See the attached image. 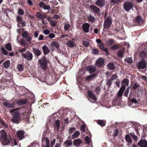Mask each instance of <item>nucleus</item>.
<instances>
[{"label":"nucleus","mask_w":147,"mask_h":147,"mask_svg":"<svg viewBox=\"0 0 147 147\" xmlns=\"http://www.w3.org/2000/svg\"><path fill=\"white\" fill-rule=\"evenodd\" d=\"M1 139L2 143L4 145H8L10 142V140L8 139L7 138V135L4 130H1Z\"/></svg>","instance_id":"f257e3e1"},{"label":"nucleus","mask_w":147,"mask_h":147,"mask_svg":"<svg viewBox=\"0 0 147 147\" xmlns=\"http://www.w3.org/2000/svg\"><path fill=\"white\" fill-rule=\"evenodd\" d=\"M20 119V113L16 111L13 113L12 118V122L14 123L18 124Z\"/></svg>","instance_id":"f03ea898"},{"label":"nucleus","mask_w":147,"mask_h":147,"mask_svg":"<svg viewBox=\"0 0 147 147\" xmlns=\"http://www.w3.org/2000/svg\"><path fill=\"white\" fill-rule=\"evenodd\" d=\"M38 62L42 69L45 70L46 69L47 67V63L48 61L45 57H42L40 59L38 60Z\"/></svg>","instance_id":"7ed1b4c3"},{"label":"nucleus","mask_w":147,"mask_h":147,"mask_svg":"<svg viewBox=\"0 0 147 147\" xmlns=\"http://www.w3.org/2000/svg\"><path fill=\"white\" fill-rule=\"evenodd\" d=\"M132 3L129 1H126L123 4V8L126 11H130L132 8Z\"/></svg>","instance_id":"20e7f679"},{"label":"nucleus","mask_w":147,"mask_h":147,"mask_svg":"<svg viewBox=\"0 0 147 147\" xmlns=\"http://www.w3.org/2000/svg\"><path fill=\"white\" fill-rule=\"evenodd\" d=\"M22 57L26 59L28 61H30L32 59L33 57L32 53L29 51L26 52L25 53H22Z\"/></svg>","instance_id":"39448f33"},{"label":"nucleus","mask_w":147,"mask_h":147,"mask_svg":"<svg viewBox=\"0 0 147 147\" xmlns=\"http://www.w3.org/2000/svg\"><path fill=\"white\" fill-rule=\"evenodd\" d=\"M112 23V21L111 18L109 17H107L104 21L103 24L104 28H109Z\"/></svg>","instance_id":"423d86ee"},{"label":"nucleus","mask_w":147,"mask_h":147,"mask_svg":"<svg viewBox=\"0 0 147 147\" xmlns=\"http://www.w3.org/2000/svg\"><path fill=\"white\" fill-rule=\"evenodd\" d=\"M146 66V63L145 60L144 59H142L140 62L137 64V68L140 69H144L145 68Z\"/></svg>","instance_id":"0eeeda50"},{"label":"nucleus","mask_w":147,"mask_h":147,"mask_svg":"<svg viewBox=\"0 0 147 147\" xmlns=\"http://www.w3.org/2000/svg\"><path fill=\"white\" fill-rule=\"evenodd\" d=\"M4 107L10 108H13L15 107L16 104L15 102L10 103V101L8 100L7 102H5L3 103Z\"/></svg>","instance_id":"6e6552de"},{"label":"nucleus","mask_w":147,"mask_h":147,"mask_svg":"<svg viewBox=\"0 0 147 147\" xmlns=\"http://www.w3.org/2000/svg\"><path fill=\"white\" fill-rule=\"evenodd\" d=\"M86 69L91 74L95 72L96 70V68L94 65H89L87 67Z\"/></svg>","instance_id":"1a4fd4ad"},{"label":"nucleus","mask_w":147,"mask_h":147,"mask_svg":"<svg viewBox=\"0 0 147 147\" xmlns=\"http://www.w3.org/2000/svg\"><path fill=\"white\" fill-rule=\"evenodd\" d=\"M138 146L140 147H147V141L146 140H142L138 143Z\"/></svg>","instance_id":"9d476101"},{"label":"nucleus","mask_w":147,"mask_h":147,"mask_svg":"<svg viewBox=\"0 0 147 147\" xmlns=\"http://www.w3.org/2000/svg\"><path fill=\"white\" fill-rule=\"evenodd\" d=\"M104 64V60L102 58H100L96 61L95 65L98 67L102 66Z\"/></svg>","instance_id":"9b49d317"},{"label":"nucleus","mask_w":147,"mask_h":147,"mask_svg":"<svg viewBox=\"0 0 147 147\" xmlns=\"http://www.w3.org/2000/svg\"><path fill=\"white\" fill-rule=\"evenodd\" d=\"M24 132L23 131L20 130L17 131V135L19 140H21L24 138Z\"/></svg>","instance_id":"f8f14e48"},{"label":"nucleus","mask_w":147,"mask_h":147,"mask_svg":"<svg viewBox=\"0 0 147 147\" xmlns=\"http://www.w3.org/2000/svg\"><path fill=\"white\" fill-rule=\"evenodd\" d=\"M90 25L89 24L85 23L82 25V29L84 32L87 33L89 31Z\"/></svg>","instance_id":"ddd939ff"},{"label":"nucleus","mask_w":147,"mask_h":147,"mask_svg":"<svg viewBox=\"0 0 147 147\" xmlns=\"http://www.w3.org/2000/svg\"><path fill=\"white\" fill-rule=\"evenodd\" d=\"M90 7L95 13L98 14H99L100 10L98 7L94 5H91Z\"/></svg>","instance_id":"4468645a"},{"label":"nucleus","mask_w":147,"mask_h":147,"mask_svg":"<svg viewBox=\"0 0 147 147\" xmlns=\"http://www.w3.org/2000/svg\"><path fill=\"white\" fill-rule=\"evenodd\" d=\"M39 5L40 7H42L45 10H49L50 8L49 5H46L43 2L40 3Z\"/></svg>","instance_id":"2eb2a0df"},{"label":"nucleus","mask_w":147,"mask_h":147,"mask_svg":"<svg viewBox=\"0 0 147 147\" xmlns=\"http://www.w3.org/2000/svg\"><path fill=\"white\" fill-rule=\"evenodd\" d=\"M74 38H73L72 40H68L66 42V44L67 46L70 47H74L75 45V43L73 40H75Z\"/></svg>","instance_id":"dca6fc26"},{"label":"nucleus","mask_w":147,"mask_h":147,"mask_svg":"<svg viewBox=\"0 0 147 147\" xmlns=\"http://www.w3.org/2000/svg\"><path fill=\"white\" fill-rule=\"evenodd\" d=\"M82 143V141L79 138L74 140L73 142L74 145L76 147L79 146Z\"/></svg>","instance_id":"f3484780"},{"label":"nucleus","mask_w":147,"mask_h":147,"mask_svg":"<svg viewBox=\"0 0 147 147\" xmlns=\"http://www.w3.org/2000/svg\"><path fill=\"white\" fill-rule=\"evenodd\" d=\"M105 1L104 0H97L95 2V4L100 7H103L105 5Z\"/></svg>","instance_id":"a211bd4d"},{"label":"nucleus","mask_w":147,"mask_h":147,"mask_svg":"<svg viewBox=\"0 0 147 147\" xmlns=\"http://www.w3.org/2000/svg\"><path fill=\"white\" fill-rule=\"evenodd\" d=\"M88 96L92 100L96 101V98L94 93L90 90H88L87 92Z\"/></svg>","instance_id":"6ab92c4d"},{"label":"nucleus","mask_w":147,"mask_h":147,"mask_svg":"<svg viewBox=\"0 0 147 147\" xmlns=\"http://www.w3.org/2000/svg\"><path fill=\"white\" fill-rule=\"evenodd\" d=\"M72 144V141L70 140H67L65 141L63 145L65 146V147H71Z\"/></svg>","instance_id":"aec40b11"},{"label":"nucleus","mask_w":147,"mask_h":147,"mask_svg":"<svg viewBox=\"0 0 147 147\" xmlns=\"http://www.w3.org/2000/svg\"><path fill=\"white\" fill-rule=\"evenodd\" d=\"M32 49L34 53L37 56H39L41 53V51L37 48H33Z\"/></svg>","instance_id":"412c9836"},{"label":"nucleus","mask_w":147,"mask_h":147,"mask_svg":"<svg viewBox=\"0 0 147 147\" xmlns=\"http://www.w3.org/2000/svg\"><path fill=\"white\" fill-rule=\"evenodd\" d=\"M42 49L45 55L48 54L50 51V50L46 45L42 47Z\"/></svg>","instance_id":"4be33fe9"},{"label":"nucleus","mask_w":147,"mask_h":147,"mask_svg":"<svg viewBox=\"0 0 147 147\" xmlns=\"http://www.w3.org/2000/svg\"><path fill=\"white\" fill-rule=\"evenodd\" d=\"M26 100L23 99L19 100L17 102V104L19 106L25 104L26 102Z\"/></svg>","instance_id":"5701e85b"},{"label":"nucleus","mask_w":147,"mask_h":147,"mask_svg":"<svg viewBox=\"0 0 147 147\" xmlns=\"http://www.w3.org/2000/svg\"><path fill=\"white\" fill-rule=\"evenodd\" d=\"M37 17L41 20H43L46 17V16L44 15H42L40 12L37 13L36 14Z\"/></svg>","instance_id":"b1692460"},{"label":"nucleus","mask_w":147,"mask_h":147,"mask_svg":"<svg viewBox=\"0 0 147 147\" xmlns=\"http://www.w3.org/2000/svg\"><path fill=\"white\" fill-rule=\"evenodd\" d=\"M10 61L9 60L6 61L3 63V66L5 68H7L10 65Z\"/></svg>","instance_id":"393cba45"},{"label":"nucleus","mask_w":147,"mask_h":147,"mask_svg":"<svg viewBox=\"0 0 147 147\" xmlns=\"http://www.w3.org/2000/svg\"><path fill=\"white\" fill-rule=\"evenodd\" d=\"M96 74H93L87 77L86 79L88 81H90L91 80L95 78L96 77Z\"/></svg>","instance_id":"a878e982"},{"label":"nucleus","mask_w":147,"mask_h":147,"mask_svg":"<svg viewBox=\"0 0 147 147\" xmlns=\"http://www.w3.org/2000/svg\"><path fill=\"white\" fill-rule=\"evenodd\" d=\"M5 49L9 51H12V46L11 44L10 43H7L5 46Z\"/></svg>","instance_id":"bb28decb"},{"label":"nucleus","mask_w":147,"mask_h":147,"mask_svg":"<svg viewBox=\"0 0 147 147\" xmlns=\"http://www.w3.org/2000/svg\"><path fill=\"white\" fill-rule=\"evenodd\" d=\"M135 22L139 24H140L142 22V20L140 16H138L136 17L135 20Z\"/></svg>","instance_id":"cd10ccee"},{"label":"nucleus","mask_w":147,"mask_h":147,"mask_svg":"<svg viewBox=\"0 0 147 147\" xmlns=\"http://www.w3.org/2000/svg\"><path fill=\"white\" fill-rule=\"evenodd\" d=\"M129 83V80L127 79H125L122 81V85L126 87L128 85Z\"/></svg>","instance_id":"c85d7f7f"},{"label":"nucleus","mask_w":147,"mask_h":147,"mask_svg":"<svg viewBox=\"0 0 147 147\" xmlns=\"http://www.w3.org/2000/svg\"><path fill=\"white\" fill-rule=\"evenodd\" d=\"M80 134L79 131H76L72 135V139L77 138L78 137Z\"/></svg>","instance_id":"c756f323"},{"label":"nucleus","mask_w":147,"mask_h":147,"mask_svg":"<svg viewBox=\"0 0 147 147\" xmlns=\"http://www.w3.org/2000/svg\"><path fill=\"white\" fill-rule=\"evenodd\" d=\"M125 139L127 142L128 143L131 144L132 143V140L131 138L128 135H126L125 136Z\"/></svg>","instance_id":"7c9ffc66"},{"label":"nucleus","mask_w":147,"mask_h":147,"mask_svg":"<svg viewBox=\"0 0 147 147\" xmlns=\"http://www.w3.org/2000/svg\"><path fill=\"white\" fill-rule=\"evenodd\" d=\"M98 124L101 126H104L105 125V122L103 120H99L97 121Z\"/></svg>","instance_id":"2f4dec72"},{"label":"nucleus","mask_w":147,"mask_h":147,"mask_svg":"<svg viewBox=\"0 0 147 147\" xmlns=\"http://www.w3.org/2000/svg\"><path fill=\"white\" fill-rule=\"evenodd\" d=\"M43 140H44L45 141L46 143V146L44 147H50L49 146V138H44L42 139Z\"/></svg>","instance_id":"473e14b6"},{"label":"nucleus","mask_w":147,"mask_h":147,"mask_svg":"<svg viewBox=\"0 0 147 147\" xmlns=\"http://www.w3.org/2000/svg\"><path fill=\"white\" fill-rule=\"evenodd\" d=\"M109 69L110 70H112L115 68V67L113 63H110L107 65Z\"/></svg>","instance_id":"72a5a7b5"},{"label":"nucleus","mask_w":147,"mask_h":147,"mask_svg":"<svg viewBox=\"0 0 147 147\" xmlns=\"http://www.w3.org/2000/svg\"><path fill=\"white\" fill-rule=\"evenodd\" d=\"M85 140L86 144H90V142H91V140L90 138H89L88 136H86L85 137Z\"/></svg>","instance_id":"f704fd0d"},{"label":"nucleus","mask_w":147,"mask_h":147,"mask_svg":"<svg viewBox=\"0 0 147 147\" xmlns=\"http://www.w3.org/2000/svg\"><path fill=\"white\" fill-rule=\"evenodd\" d=\"M140 55L142 58L144 59L146 57L147 55L144 52L142 51L140 53Z\"/></svg>","instance_id":"c9c22d12"},{"label":"nucleus","mask_w":147,"mask_h":147,"mask_svg":"<svg viewBox=\"0 0 147 147\" xmlns=\"http://www.w3.org/2000/svg\"><path fill=\"white\" fill-rule=\"evenodd\" d=\"M51 45L53 47H55L57 49L58 48L59 46V44L58 42H53Z\"/></svg>","instance_id":"e433bc0d"},{"label":"nucleus","mask_w":147,"mask_h":147,"mask_svg":"<svg viewBox=\"0 0 147 147\" xmlns=\"http://www.w3.org/2000/svg\"><path fill=\"white\" fill-rule=\"evenodd\" d=\"M88 19L89 21L92 22H94L95 20V19L94 17L90 15L89 16L88 18Z\"/></svg>","instance_id":"4c0bfd02"},{"label":"nucleus","mask_w":147,"mask_h":147,"mask_svg":"<svg viewBox=\"0 0 147 147\" xmlns=\"http://www.w3.org/2000/svg\"><path fill=\"white\" fill-rule=\"evenodd\" d=\"M20 45L22 46H25L28 45V44L25 40L23 39L20 40Z\"/></svg>","instance_id":"58836bf2"},{"label":"nucleus","mask_w":147,"mask_h":147,"mask_svg":"<svg viewBox=\"0 0 147 147\" xmlns=\"http://www.w3.org/2000/svg\"><path fill=\"white\" fill-rule=\"evenodd\" d=\"M22 37L25 38L29 36L28 32L26 31H24L22 34Z\"/></svg>","instance_id":"ea45409f"},{"label":"nucleus","mask_w":147,"mask_h":147,"mask_svg":"<svg viewBox=\"0 0 147 147\" xmlns=\"http://www.w3.org/2000/svg\"><path fill=\"white\" fill-rule=\"evenodd\" d=\"M114 43V40L111 39L108 40L107 44L108 45L111 46Z\"/></svg>","instance_id":"a19ab883"},{"label":"nucleus","mask_w":147,"mask_h":147,"mask_svg":"<svg viewBox=\"0 0 147 147\" xmlns=\"http://www.w3.org/2000/svg\"><path fill=\"white\" fill-rule=\"evenodd\" d=\"M1 50L2 52L4 55H6L7 54L8 52L4 47H1Z\"/></svg>","instance_id":"79ce46f5"},{"label":"nucleus","mask_w":147,"mask_h":147,"mask_svg":"<svg viewBox=\"0 0 147 147\" xmlns=\"http://www.w3.org/2000/svg\"><path fill=\"white\" fill-rule=\"evenodd\" d=\"M17 68L19 71H22L24 69V66L22 65L19 64L17 66Z\"/></svg>","instance_id":"37998d69"},{"label":"nucleus","mask_w":147,"mask_h":147,"mask_svg":"<svg viewBox=\"0 0 147 147\" xmlns=\"http://www.w3.org/2000/svg\"><path fill=\"white\" fill-rule=\"evenodd\" d=\"M18 14L19 15H23L24 14V11L22 9H18Z\"/></svg>","instance_id":"c03bdc74"},{"label":"nucleus","mask_w":147,"mask_h":147,"mask_svg":"<svg viewBox=\"0 0 147 147\" xmlns=\"http://www.w3.org/2000/svg\"><path fill=\"white\" fill-rule=\"evenodd\" d=\"M32 37L30 36H28V37H26L25 38V40L27 41V42L29 43H30L31 42L32 40Z\"/></svg>","instance_id":"a18cd8bd"},{"label":"nucleus","mask_w":147,"mask_h":147,"mask_svg":"<svg viewBox=\"0 0 147 147\" xmlns=\"http://www.w3.org/2000/svg\"><path fill=\"white\" fill-rule=\"evenodd\" d=\"M70 25L69 24H66L64 25V29L65 30L67 31L70 28Z\"/></svg>","instance_id":"49530a36"},{"label":"nucleus","mask_w":147,"mask_h":147,"mask_svg":"<svg viewBox=\"0 0 147 147\" xmlns=\"http://www.w3.org/2000/svg\"><path fill=\"white\" fill-rule=\"evenodd\" d=\"M83 45L86 47H88L90 45L89 42L87 41H83Z\"/></svg>","instance_id":"de8ad7c7"},{"label":"nucleus","mask_w":147,"mask_h":147,"mask_svg":"<svg viewBox=\"0 0 147 147\" xmlns=\"http://www.w3.org/2000/svg\"><path fill=\"white\" fill-rule=\"evenodd\" d=\"M129 87H128L126 88L125 91L124 95L126 97H127L128 95V94L129 93Z\"/></svg>","instance_id":"09e8293b"},{"label":"nucleus","mask_w":147,"mask_h":147,"mask_svg":"<svg viewBox=\"0 0 147 147\" xmlns=\"http://www.w3.org/2000/svg\"><path fill=\"white\" fill-rule=\"evenodd\" d=\"M124 54L123 52L122 51H119L118 52V56L119 57H122Z\"/></svg>","instance_id":"8fccbe9b"},{"label":"nucleus","mask_w":147,"mask_h":147,"mask_svg":"<svg viewBox=\"0 0 147 147\" xmlns=\"http://www.w3.org/2000/svg\"><path fill=\"white\" fill-rule=\"evenodd\" d=\"M55 126L58 129H59L60 127L59 121L58 120H56L55 121Z\"/></svg>","instance_id":"3c124183"},{"label":"nucleus","mask_w":147,"mask_h":147,"mask_svg":"<svg viewBox=\"0 0 147 147\" xmlns=\"http://www.w3.org/2000/svg\"><path fill=\"white\" fill-rule=\"evenodd\" d=\"M86 126L85 125L83 124L81 126L80 129L82 130V132H84L85 131Z\"/></svg>","instance_id":"603ef678"},{"label":"nucleus","mask_w":147,"mask_h":147,"mask_svg":"<svg viewBox=\"0 0 147 147\" xmlns=\"http://www.w3.org/2000/svg\"><path fill=\"white\" fill-rule=\"evenodd\" d=\"M126 61L129 63H131L132 62V58L131 57H127L125 59Z\"/></svg>","instance_id":"864d4df0"},{"label":"nucleus","mask_w":147,"mask_h":147,"mask_svg":"<svg viewBox=\"0 0 147 147\" xmlns=\"http://www.w3.org/2000/svg\"><path fill=\"white\" fill-rule=\"evenodd\" d=\"M0 123L2 124L5 128H7L8 127L7 125L6 124V123L4 121L0 119Z\"/></svg>","instance_id":"5fc2aeb1"},{"label":"nucleus","mask_w":147,"mask_h":147,"mask_svg":"<svg viewBox=\"0 0 147 147\" xmlns=\"http://www.w3.org/2000/svg\"><path fill=\"white\" fill-rule=\"evenodd\" d=\"M119 48V47L117 45H114L111 47V49L112 50H115Z\"/></svg>","instance_id":"6e6d98bb"},{"label":"nucleus","mask_w":147,"mask_h":147,"mask_svg":"<svg viewBox=\"0 0 147 147\" xmlns=\"http://www.w3.org/2000/svg\"><path fill=\"white\" fill-rule=\"evenodd\" d=\"M95 92H96L97 94H99L100 92V86L97 87L96 88Z\"/></svg>","instance_id":"4d7b16f0"},{"label":"nucleus","mask_w":147,"mask_h":147,"mask_svg":"<svg viewBox=\"0 0 147 147\" xmlns=\"http://www.w3.org/2000/svg\"><path fill=\"white\" fill-rule=\"evenodd\" d=\"M55 142L56 139L55 138L51 141V147H53V146L55 143Z\"/></svg>","instance_id":"13d9d810"},{"label":"nucleus","mask_w":147,"mask_h":147,"mask_svg":"<svg viewBox=\"0 0 147 147\" xmlns=\"http://www.w3.org/2000/svg\"><path fill=\"white\" fill-rule=\"evenodd\" d=\"M131 137L135 141V142H136L138 140V138L136 135L132 134L131 135Z\"/></svg>","instance_id":"bf43d9fd"},{"label":"nucleus","mask_w":147,"mask_h":147,"mask_svg":"<svg viewBox=\"0 0 147 147\" xmlns=\"http://www.w3.org/2000/svg\"><path fill=\"white\" fill-rule=\"evenodd\" d=\"M51 25L53 26H55L57 24V23L54 21L51 20Z\"/></svg>","instance_id":"052dcab7"},{"label":"nucleus","mask_w":147,"mask_h":147,"mask_svg":"<svg viewBox=\"0 0 147 147\" xmlns=\"http://www.w3.org/2000/svg\"><path fill=\"white\" fill-rule=\"evenodd\" d=\"M140 86V85L139 84H138V83H135L134 86H133V88L134 89H136L137 88L139 87Z\"/></svg>","instance_id":"680f3d73"},{"label":"nucleus","mask_w":147,"mask_h":147,"mask_svg":"<svg viewBox=\"0 0 147 147\" xmlns=\"http://www.w3.org/2000/svg\"><path fill=\"white\" fill-rule=\"evenodd\" d=\"M55 36V35L53 33H51L49 36V37L50 38H54Z\"/></svg>","instance_id":"e2e57ef3"},{"label":"nucleus","mask_w":147,"mask_h":147,"mask_svg":"<svg viewBox=\"0 0 147 147\" xmlns=\"http://www.w3.org/2000/svg\"><path fill=\"white\" fill-rule=\"evenodd\" d=\"M16 20L18 22H21L22 20V18L20 16H18L16 17Z\"/></svg>","instance_id":"0e129e2a"},{"label":"nucleus","mask_w":147,"mask_h":147,"mask_svg":"<svg viewBox=\"0 0 147 147\" xmlns=\"http://www.w3.org/2000/svg\"><path fill=\"white\" fill-rule=\"evenodd\" d=\"M123 92V91H121V90H119L118 92L117 96L119 97L121 96L122 95Z\"/></svg>","instance_id":"69168bd1"},{"label":"nucleus","mask_w":147,"mask_h":147,"mask_svg":"<svg viewBox=\"0 0 147 147\" xmlns=\"http://www.w3.org/2000/svg\"><path fill=\"white\" fill-rule=\"evenodd\" d=\"M92 53L93 54H96L98 53V51L96 49H93L92 50Z\"/></svg>","instance_id":"338daca9"},{"label":"nucleus","mask_w":147,"mask_h":147,"mask_svg":"<svg viewBox=\"0 0 147 147\" xmlns=\"http://www.w3.org/2000/svg\"><path fill=\"white\" fill-rule=\"evenodd\" d=\"M117 76L116 75L114 74L112 76L111 79L112 80H115L117 79Z\"/></svg>","instance_id":"774afa93"}]
</instances>
